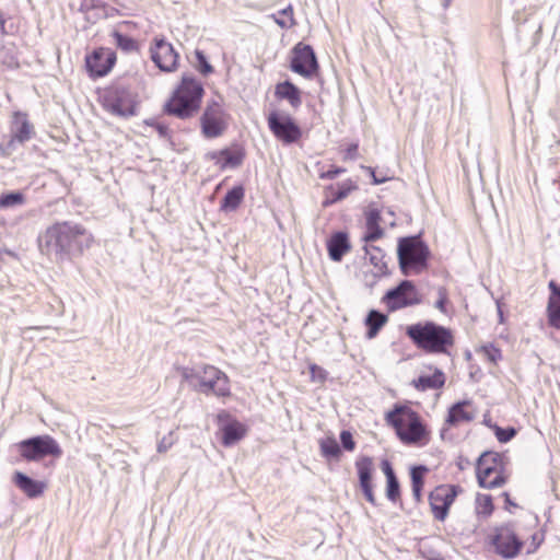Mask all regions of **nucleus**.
Returning <instances> with one entry per match:
<instances>
[{
    "instance_id": "nucleus-7",
    "label": "nucleus",
    "mask_w": 560,
    "mask_h": 560,
    "mask_svg": "<svg viewBox=\"0 0 560 560\" xmlns=\"http://www.w3.org/2000/svg\"><path fill=\"white\" fill-rule=\"evenodd\" d=\"M16 446L22 458L27 462H38L47 456L59 458L62 455L59 443L48 434L25 439Z\"/></svg>"
},
{
    "instance_id": "nucleus-8",
    "label": "nucleus",
    "mask_w": 560,
    "mask_h": 560,
    "mask_svg": "<svg viewBox=\"0 0 560 560\" xmlns=\"http://www.w3.org/2000/svg\"><path fill=\"white\" fill-rule=\"evenodd\" d=\"M230 115L224 110L222 104L215 100L209 102L200 117L202 135L206 138H218L228 128Z\"/></svg>"
},
{
    "instance_id": "nucleus-39",
    "label": "nucleus",
    "mask_w": 560,
    "mask_h": 560,
    "mask_svg": "<svg viewBox=\"0 0 560 560\" xmlns=\"http://www.w3.org/2000/svg\"><path fill=\"white\" fill-rule=\"evenodd\" d=\"M384 234L383 229L380 224L366 223V233L363 236L365 243L374 242L381 238Z\"/></svg>"
},
{
    "instance_id": "nucleus-38",
    "label": "nucleus",
    "mask_w": 560,
    "mask_h": 560,
    "mask_svg": "<svg viewBox=\"0 0 560 560\" xmlns=\"http://www.w3.org/2000/svg\"><path fill=\"white\" fill-rule=\"evenodd\" d=\"M24 201L23 194L15 191V192H9L4 194L0 198V207L1 208H9L18 205H22Z\"/></svg>"
},
{
    "instance_id": "nucleus-4",
    "label": "nucleus",
    "mask_w": 560,
    "mask_h": 560,
    "mask_svg": "<svg viewBox=\"0 0 560 560\" xmlns=\"http://www.w3.org/2000/svg\"><path fill=\"white\" fill-rule=\"evenodd\" d=\"M406 334L418 348L430 353H447L454 343L451 329L433 322L410 325Z\"/></svg>"
},
{
    "instance_id": "nucleus-21",
    "label": "nucleus",
    "mask_w": 560,
    "mask_h": 560,
    "mask_svg": "<svg viewBox=\"0 0 560 560\" xmlns=\"http://www.w3.org/2000/svg\"><path fill=\"white\" fill-rule=\"evenodd\" d=\"M328 255L331 260L340 261L343 255L350 250V243L347 233L337 232L327 242Z\"/></svg>"
},
{
    "instance_id": "nucleus-44",
    "label": "nucleus",
    "mask_w": 560,
    "mask_h": 560,
    "mask_svg": "<svg viewBox=\"0 0 560 560\" xmlns=\"http://www.w3.org/2000/svg\"><path fill=\"white\" fill-rule=\"evenodd\" d=\"M340 441H341L342 447L346 451H353L355 448V442H354L350 431H347V430L341 431Z\"/></svg>"
},
{
    "instance_id": "nucleus-6",
    "label": "nucleus",
    "mask_w": 560,
    "mask_h": 560,
    "mask_svg": "<svg viewBox=\"0 0 560 560\" xmlns=\"http://www.w3.org/2000/svg\"><path fill=\"white\" fill-rule=\"evenodd\" d=\"M429 248L419 236L402 237L398 242L397 256L399 267L405 276L411 270L417 273L427 267Z\"/></svg>"
},
{
    "instance_id": "nucleus-27",
    "label": "nucleus",
    "mask_w": 560,
    "mask_h": 560,
    "mask_svg": "<svg viewBox=\"0 0 560 560\" xmlns=\"http://www.w3.org/2000/svg\"><path fill=\"white\" fill-rule=\"evenodd\" d=\"M221 432L223 445L232 446L245 436L246 428L238 421H232L224 424Z\"/></svg>"
},
{
    "instance_id": "nucleus-42",
    "label": "nucleus",
    "mask_w": 560,
    "mask_h": 560,
    "mask_svg": "<svg viewBox=\"0 0 560 560\" xmlns=\"http://www.w3.org/2000/svg\"><path fill=\"white\" fill-rule=\"evenodd\" d=\"M428 471L425 466H415L410 470L411 486H423V476Z\"/></svg>"
},
{
    "instance_id": "nucleus-33",
    "label": "nucleus",
    "mask_w": 560,
    "mask_h": 560,
    "mask_svg": "<svg viewBox=\"0 0 560 560\" xmlns=\"http://www.w3.org/2000/svg\"><path fill=\"white\" fill-rule=\"evenodd\" d=\"M113 37L115 39V44L121 50L129 52V51H133L137 49V43L130 36L121 34L119 32H114Z\"/></svg>"
},
{
    "instance_id": "nucleus-23",
    "label": "nucleus",
    "mask_w": 560,
    "mask_h": 560,
    "mask_svg": "<svg viewBox=\"0 0 560 560\" xmlns=\"http://www.w3.org/2000/svg\"><path fill=\"white\" fill-rule=\"evenodd\" d=\"M275 95L280 100H287L293 108H298L302 104L301 91L290 81L278 83Z\"/></svg>"
},
{
    "instance_id": "nucleus-10",
    "label": "nucleus",
    "mask_w": 560,
    "mask_h": 560,
    "mask_svg": "<svg viewBox=\"0 0 560 560\" xmlns=\"http://www.w3.org/2000/svg\"><path fill=\"white\" fill-rule=\"evenodd\" d=\"M267 121L273 136L285 144L294 143L302 137L301 128L287 114L273 110L268 115Z\"/></svg>"
},
{
    "instance_id": "nucleus-32",
    "label": "nucleus",
    "mask_w": 560,
    "mask_h": 560,
    "mask_svg": "<svg viewBox=\"0 0 560 560\" xmlns=\"http://www.w3.org/2000/svg\"><path fill=\"white\" fill-rule=\"evenodd\" d=\"M273 18L275 22L282 28H290L295 24L292 5H288L280 10L277 15H273Z\"/></svg>"
},
{
    "instance_id": "nucleus-2",
    "label": "nucleus",
    "mask_w": 560,
    "mask_h": 560,
    "mask_svg": "<svg viewBox=\"0 0 560 560\" xmlns=\"http://www.w3.org/2000/svg\"><path fill=\"white\" fill-rule=\"evenodd\" d=\"M203 93L202 84L192 74H184L165 104V112L179 119H188L200 109Z\"/></svg>"
},
{
    "instance_id": "nucleus-40",
    "label": "nucleus",
    "mask_w": 560,
    "mask_h": 560,
    "mask_svg": "<svg viewBox=\"0 0 560 560\" xmlns=\"http://www.w3.org/2000/svg\"><path fill=\"white\" fill-rule=\"evenodd\" d=\"M495 438L501 443H508L516 435V430L513 427L501 428L494 427Z\"/></svg>"
},
{
    "instance_id": "nucleus-20",
    "label": "nucleus",
    "mask_w": 560,
    "mask_h": 560,
    "mask_svg": "<svg viewBox=\"0 0 560 560\" xmlns=\"http://www.w3.org/2000/svg\"><path fill=\"white\" fill-rule=\"evenodd\" d=\"M550 296L547 305L549 324L560 329V285L551 280L548 284Z\"/></svg>"
},
{
    "instance_id": "nucleus-16",
    "label": "nucleus",
    "mask_w": 560,
    "mask_h": 560,
    "mask_svg": "<svg viewBox=\"0 0 560 560\" xmlns=\"http://www.w3.org/2000/svg\"><path fill=\"white\" fill-rule=\"evenodd\" d=\"M355 469L358 472L359 485L363 492L364 498L371 504H376V499L373 491L372 475L374 471V462L370 456H360L355 460Z\"/></svg>"
},
{
    "instance_id": "nucleus-5",
    "label": "nucleus",
    "mask_w": 560,
    "mask_h": 560,
    "mask_svg": "<svg viewBox=\"0 0 560 560\" xmlns=\"http://www.w3.org/2000/svg\"><path fill=\"white\" fill-rule=\"evenodd\" d=\"M386 420L406 444L420 443L428 435L419 415L408 407L396 406L386 415Z\"/></svg>"
},
{
    "instance_id": "nucleus-24",
    "label": "nucleus",
    "mask_w": 560,
    "mask_h": 560,
    "mask_svg": "<svg viewBox=\"0 0 560 560\" xmlns=\"http://www.w3.org/2000/svg\"><path fill=\"white\" fill-rule=\"evenodd\" d=\"M445 384V375L440 369H435L432 375H420L418 378L412 380L411 385L420 390L425 392L429 389H439Z\"/></svg>"
},
{
    "instance_id": "nucleus-3",
    "label": "nucleus",
    "mask_w": 560,
    "mask_h": 560,
    "mask_svg": "<svg viewBox=\"0 0 560 560\" xmlns=\"http://www.w3.org/2000/svg\"><path fill=\"white\" fill-rule=\"evenodd\" d=\"M182 378L194 389L218 397L230 396V382L225 373L213 365L178 368Z\"/></svg>"
},
{
    "instance_id": "nucleus-47",
    "label": "nucleus",
    "mask_w": 560,
    "mask_h": 560,
    "mask_svg": "<svg viewBox=\"0 0 560 560\" xmlns=\"http://www.w3.org/2000/svg\"><path fill=\"white\" fill-rule=\"evenodd\" d=\"M439 299L435 302V307L441 312L445 313V304L447 303V293L444 288H440L438 291Z\"/></svg>"
},
{
    "instance_id": "nucleus-14",
    "label": "nucleus",
    "mask_w": 560,
    "mask_h": 560,
    "mask_svg": "<svg viewBox=\"0 0 560 560\" xmlns=\"http://www.w3.org/2000/svg\"><path fill=\"white\" fill-rule=\"evenodd\" d=\"M116 62V55L108 48L95 49L85 57V67L93 78L106 75Z\"/></svg>"
},
{
    "instance_id": "nucleus-15",
    "label": "nucleus",
    "mask_w": 560,
    "mask_h": 560,
    "mask_svg": "<svg viewBox=\"0 0 560 560\" xmlns=\"http://www.w3.org/2000/svg\"><path fill=\"white\" fill-rule=\"evenodd\" d=\"M151 59L162 71L171 72L177 67L178 54L172 44L163 38H155L154 46L151 47Z\"/></svg>"
},
{
    "instance_id": "nucleus-19",
    "label": "nucleus",
    "mask_w": 560,
    "mask_h": 560,
    "mask_svg": "<svg viewBox=\"0 0 560 560\" xmlns=\"http://www.w3.org/2000/svg\"><path fill=\"white\" fill-rule=\"evenodd\" d=\"M13 482L26 497L31 499L42 495L46 488L45 482L35 480L21 471H16L14 474Z\"/></svg>"
},
{
    "instance_id": "nucleus-52",
    "label": "nucleus",
    "mask_w": 560,
    "mask_h": 560,
    "mask_svg": "<svg viewBox=\"0 0 560 560\" xmlns=\"http://www.w3.org/2000/svg\"><path fill=\"white\" fill-rule=\"evenodd\" d=\"M412 488V495L416 499L417 502L421 500L422 497V488L423 486H411Z\"/></svg>"
},
{
    "instance_id": "nucleus-34",
    "label": "nucleus",
    "mask_w": 560,
    "mask_h": 560,
    "mask_svg": "<svg viewBox=\"0 0 560 560\" xmlns=\"http://www.w3.org/2000/svg\"><path fill=\"white\" fill-rule=\"evenodd\" d=\"M476 510L479 515L489 516L493 512L492 498L489 494H478Z\"/></svg>"
},
{
    "instance_id": "nucleus-55",
    "label": "nucleus",
    "mask_w": 560,
    "mask_h": 560,
    "mask_svg": "<svg viewBox=\"0 0 560 560\" xmlns=\"http://www.w3.org/2000/svg\"><path fill=\"white\" fill-rule=\"evenodd\" d=\"M504 497H505V502H506L508 504L515 506V503H513V502L511 501L510 495H509L506 492L504 493Z\"/></svg>"
},
{
    "instance_id": "nucleus-57",
    "label": "nucleus",
    "mask_w": 560,
    "mask_h": 560,
    "mask_svg": "<svg viewBox=\"0 0 560 560\" xmlns=\"http://www.w3.org/2000/svg\"><path fill=\"white\" fill-rule=\"evenodd\" d=\"M451 2H452V0H444V1H443V4H442V5H443V8H444V9H447V8L450 7Z\"/></svg>"
},
{
    "instance_id": "nucleus-43",
    "label": "nucleus",
    "mask_w": 560,
    "mask_h": 560,
    "mask_svg": "<svg viewBox=\"0 0 560 560\" xmlns=\"http://www.w3.org/2000/svg\"><path fill=\"white\" fill-rule=\"evenodd\" d=\"M175 443V438L173 432H170L167 435H164L159 442L156 446V451L159 453H166L172 445Z\"/></svg>"
},
{
    "instance_id": "nucleus-9",
    "label": "nucleus",
    "mask_w": 560,
    "mask_h": 560,
    "mask_svg": "<svg viewBox=\"0 0 560 560\" xmlns=\"http://www.w3.org/2000/svg\"><path fill=\"white\" fill-rule=\"evenodd\" d=\"M491 545L501 558L514 559L520 555L523 541L517 537L512 526L504 525L495 528L491 536Z\"/></svg>"
},
{
    "instance_id": "nucleus-28",
    "label": "nucleus",
    "mask_w": 560,
    "mask_h": 560,
    "mask_svg": "<svg viewBox=\"0 0 560 560\" xmlns=\"http://www.w3.org/2000/svg\"><path fill=\"white\" fill-rule=\"evenodd\" d=\"M211 158L221 161L222 168H234L242 164L244 160V152L241 149H223L217 152H212Z\"/></svg>"
},
{
    "instance_id": "nucleus-48",
    "label": "nucleus",
    "mask_w": 560,
    "mask_h": 560,
    "mask_svg": "<svg viewBox=\"0 0 560 560\" xmlns=\"http://www.w3.org/2000/svg\"><path fill=\"white\" fill-rule=\"evenodd\" d=\"M310 370H311L312 378L314 381L323 382L326 378V372L324 369L313 364V365H311Z\"/></svg>"
},
{
    "instance_id": "nucleus-35",
    "label": "nucleus",
    "mask_w": 560,
    "mask_h": 560,
    "mask_svg": "<svg viewBox=\"0 0 560 560\" xmlns=\"http://www.w3.org/2000/svg\"><path fill=\"white\" fill-rule=\"evenodd\" d=\"M487 456L488 453L482 454L477 464V480L481 488L486 486L488 478L495 470L494 467H483V460Z\"/></svg>"
},
{
    "instance_id": "nucleus-37",
    "label": "nucleus",
    "mask_w": 560,
    "mask_h": 560,
    "mask_svg": "<svg viewBox=\"0 0 560 560\" xmlns=\"http://www.w3.org/2000/svg\"><path fill=\"white\" fill-rule=\"evenodd\" d=\"M386 497L394 503L400 498V486L396 476L386 479Z\"/></svg>"
},
{
    "instance_id": "nucleus-51",
    "label": "nucleus",
    "mask_w": 560,
    "mask_h": 560,
    "mask_svg": "<svg viewBox=\"0 0 560 560\" xmlns=\"http://www.w3.org/2000/svg\"><path fill=\"white\" fill-rule=\"evenodd\" d=\"M382 470H383V472H384V475H385L386 479H388V478H392V477H395V476H396V474H395V471H394V469H393V467H392L390 463H389L387 459H384V460L382 462Z\"/></svg>"
},
{
    "instance_id": "nucleus-56",
    "label": "nucleus",
    "mask_w": 560,
    "mask_h": 560,
    "mask_svg": "<svg viewBox=\"0 0 560 560\" xmlns=\"http://www.w3.org/2000/svg\"><path fill=\"white\" fill-rule=\"evenodd\" d=\"M357 149H358V145H357V144L351 145V147L348 149V153H349V154H352L353 152H355V151H357Z\"/></svg>"
},
{
    "instance_id": "nucleus-45",
    "label": "nucleus",
    "mask_w": 560,
    "mask_h": 560,
    "mask_svg": "<svg viewBox=\"0 0 560 560\" xmlns=\"http://www.w3.org/2000/svg\"><path fill=\"white\" fill-rule=\"evenodd\" d=\"M148 125L152 126L156 132L159 133V136L161 138H168L170 137V130H168V127L162 122H159V121H155V120H152V121H147Z\"/></svg>"
},
{
    "instance_id": "nucleus-18",
    "label": "nucleus",
    "mask_w": 560,
    "mask_h": 560,
    "mask_svg": "<svg viewBox=\"0 0 560 560\" xmlns=\"http://www.w3.org/2000/svg\"><path fill=\"white\" fill-rule=\"evenodd\" d=\"M12 140L24 143L34 136V126L30 122L28 116L23 112H14L11 124Z\"/></svg>"
},
{
    "instance_id": "nucleus-53",
    "label": "nucleus",
    "mask_w": 560,
    "mask_h": 560,
    "mask_svg": "<svg viewBox=\"0 0 560 560\" xmlns=\"http://www.w3.org/2000/svg\"><path fill=\"white\" fill-rule=\"evenodd\" d=\"M497 310H498L499 323L503 324L504 316H503V311H502V304L499 300L497 301Z\"/></svg>"
},
{
    "instance_id": "nucleus-30",
    "label": "nucleus",
    "mask_w": 560,
    "mask_h": 560,
    "mask_svg": "<svg viewBox=\"0 0 560 560\" xmlns=\"http://www.w3.org/2000/svg\"><path fill=\"white\" fill-rule=\"evenodd\" d=\"M244 196H245L244 187L241 185L234 186L233 188L228 190V192L221 200V206H220L221 210L225 211V212L235 211L240 207L241 202L243 201Z\"/></svg>"
},
{
    "instance_id": "nucleus-31",
    "label": "nucleus",
    "mask_w": 560,
    "mask_h": 560,
    "mask_svg": "<svg viewBox=\"0 0 560 560\" xmlns=\"http://www.w3.org/2000/svg\"><path fill=\"white\" fill-rule=\"evenodd\" d=\"M320 451L327 458H338L341 454L338 442L335 438H327L320 441Z\"/></svg>"
},
{
    "instance_id": "nucleus-17",
    "label": "nucleus",
    "mask_w": 560,
    "mask_h": 560,
    "mask_svg": "<svg viewBox=\"0 0 560 560\" xmlns=\"http://www.w3.org/2000/svg\"><path fill=\"white\" fill-rule=\"evenodd\" d=\"M105 107L110 114L124 118L131 117L136 114L133 100L124 91H116L115 94L107 97Z\"/></svg>"
},
{
    "instance_id": "nucleus-46",
    "label": "nucleus",
    "mask_w": 560,
    "mask_h": 560,
    "mask_svg": "<svg viewBox=\"0 0 560 560\" xmlns=\"http://www.w3.org/2000/svg\"><path fill=\"white\" fill-rule=\"evenodd\" d=\"M366 223L380 224L381 213L376 208H369L365 213Z\"/></svg>"
},
{
    "instance_id": "nucleus-25",
    "label": "nucleus",
    "mask_w": 560,
    "mask_h": 560,
    "mask_svg": "<svg viewBox=\"0 0 560 560\" xmlns=\"http://www.w3.org/2000/svg\"><path fill=\"white\" fill-rule=\"evenodd\" d=\"M364 250L370 264L374 267V276L380 278L388 275L384 252L374 245H365Z\"/></svg>"
},
{
    "instance_id": "nucleus-1",
    "label": "nucleus",
    "mask_w": 560,
    "mask_h": 560,
    "mask_svg": "<svg viewBox=\"0 0 560 560\" xmlns=\"http://www.w3.org/2000/svg\"><path fill=\"white\" fill-rule=\"evenodd\" d=\"M93 241V235L81 224L65 221L47 228L38 237V246L43 254L63 260L81 255Z\"/></svg>"
},
{
    "instance_id": "nucleus-22",
    "label": "nucleus",
    "mask_w": 560,
    "mask_h": 560,
    "mask_svg": "<svg viewBox=\"0 0 560 560\" xmlns=\"http://www.w3.org/2000/svg\"><path fill=\"white\" fill-rule=\"evenodd\" d=\"M354 189H357V186L350 179L339 183L336 186H328L326 188V198L323 202L324 207H328L332 203L341 201L342 199L347 198L349 194Z\"/></svg>"
},
{
    "instance_id": "nucleus-26",
    "label": "nucleus",
    "mask_w": 560,
    "mask_h": 560,
    "mask_svg": "<svg viewBox=\"0 0 560 560\" xmlns=\"http://www.w3.org/2000/svg\"><path fill=\"white\" fill-rule=\"evenodd\" d=\"M470 406V401L464 400L454 404L446 418V422L450 425H459L460 423H467L474 420L475 416L470 411L466 410V407Z\"/></svg>"
},
{
    "instance_id": "nucleus-50",
    "label": "nucleus",
    "mask_w": 560,
    "mask_h": 560,
    "mask_svg": "<svg viewBox=\"0 0 560 560\" xmlns=\"http://www.w3.org/2000/svg\"><path fill=\"white\" fill-rule=\"evenodd\" d=\"M505 482L504 478L501 475H497L492 480H488L483 488L493 489L501 487Z\"/></svg>"
},
{
    "instance_id": "nucleus-29",
    "label": "nucleus",
    "mask_w": 560,
    "mask_h": 560,
    "mask_svg": "<svg viewBox=\"0 0 560 560\" xmlns=\"http://www.w3.org/2000/svg\"><path fill=\"white\" fill-rule=\"evenodd\" d=\"M387 320L388 317L386 314L376 310H371L368 316L365 317V325L368 327L366 338H375L378 331L382 329V327L387 323Z\"/></svg>"
},
{
    "instance_id": "nucleus-41",
    "label": "nucleus",
    "mask_w": 560,
    "mask_h": 560,
    "mask_svg": "<svg viewBox=\"0 0 560 560\" xmlns=\"http://www.w3.org/2000/svg\"><path fill=\"white\" fill-rule=\"evenodd\" d=\"M480 351L487 357V359L492 362V363H497L502 354H501V351L500 349L495 348L493 345L489 343V345H485L480 348Z\"/></svg>"
},
{
    "instance_id": "nucleus-54",
    "label": "nucleus",
    "mask_w": 560,
    "mask_h": 560,
    "mask_svg": "<svg viewBox=\"0 0 560 560\" xmlns=\"http://www.w3.org/2000/svg\"><path fill=\"white\" fill-rule=\"evenodd\" d=\"M369 170H370V172L372 174L373 183L374 184H381V183L385 182V178H377V176L375 175V172L371 167Z\"/></svg>"
},
{
    "instance_id": "nucleus-49",
    "label": "nucleus",
    "mask_w": 560,
    "mask_h": 560,
    "mask_svg": "<svg viewBox=\"0 0 560 560\" xmlns=\"http://www.w3.org/2000/svg\"><path fill=\"white\" fill-rule=\"evenodd\" d=\"M345 172V168L341 167H332L324 173H322L320 177L324 179H334L338 175L342 174Z\"/></svg>"
},
{
    "instance_id": "nucleus-11",
    "label": "nucleus",
    "mask_w": 560,
    "mask_h": 560,
    "mask_svg": "<svg viewBox=\"0 0 560 560\" xmlns=\"http://www.w3.org/2000/svg\"><path fill=\"white\" fill-rule=\"evenodd\" d=\"M383 302L390 311H396L419 304L420 298L415 284L409 280H402L397 287L385 293Z\"/></svg>"
},
{
    "instance_id": "nucleus-12",
    "label": "nucleus",
    "mask_w": 560,
    "mask_h": 560,
    "mask_svg": "<svg viewBox=\"0 0 560 560\" xmlns=\"http://www.w3.org/2000/svg\"><path fill=\"white\" fill-rule=\"evenodd\" d=\"M290 69L304 77L312 78L318 70V62L312 46L299 43L292 49Z\"/></svg>"
},
{
    "instance_id": "nucleus-13",
    "label": "nucleus",
    "mask_w": 560,
    "mask_h": 560,
    "mask_svg": "<svg viewBox=\"0 0 560 560\" xmlns=\"http://www.w3.org/2000/svg\"><path fill=\"white\" fill-rule=\"evenodd\" d=\"M460 491L462 489L459 486L447 485L440 486L430 493V506L436 520H445L451 505Z\"/></svg>"
},
{
    "instance_id": "nucleus-36",
    "label": "nucleus",
    "mask_w": 560,
    "mask_h": 560,
    "mask_svg": "<svg viewBox=\"0 0 560 560\" xmlns=\"http://www.w3.org/2000/svg\"><path fill=\"white\" fill-rule=\"evenodd\" d=\"M195 57H196L195 67L202 75H209L213 72V67L209 63L203 51L197 49L195 51Z\"/></svg>"
}]
</instances>
